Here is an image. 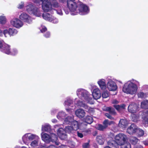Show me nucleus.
Returning a JSON list of instances; mask_svg holds the SVG:
<instances>
[{"instance_id": "obj_45", "label": "nucleus", "mask_w": 148, "mask_h": 148, "mask_svg": "<svg viewBox=\"0 0 148 148\" xmlns=\"http://www.w3.org/2000/svg\"><path fill=\"white\" fill-rule=\"evenodd\" d=\"M144 93L143 92H140L138 94V97L139 98H144Z\"/></svg>"}, {"instance_id": "obj_30", "label": "nucleus", "mask_w": 148, "mask_h": 148, "mask_svg": "<svg viewBox=\"0 0 148 148\" xmlns=\"http://www.w3.org/2000/svg\"><path fill=\"white\" fill-rule=\"evenodd\" d=\"M70 124L71 125V126L72 127L75 131L77 130L78 129V122L77 121H72Z\"/></svg>"}, {"instance_id": "obj_39", "label": "nucleus", "mask_w": 148, "mask_h": 148, "mask_svg": "<svg viewBox=\"0 0 148 148\" xmlns=\"http://www.w3.org/2000/svg\"><path fill=\"white\" fill-rule=\"evenodd\" d=\"M44 130L47 132H50L51 130V127L50 125H46L43 128Z\"/></svg>"}, {"instance_id": "obj_6", "label": "nucleus", "mask_w": 148, "mask_h": 148, "mask_svg": "<svg viewBox=\"0 0 148 148\" xmlns=\"http://www.w3.org/2000/svg\"><path fill=\"white\" fill-rule=\"evenodd\" d=\"M79 3H77L75 1L70 0H67V5L69 10L72 12L77 11Z\"/></svg>"}, {"instance_id": "obj_18", "label": "nucleus", "mask_w": 148, "mask_h": 148, "mask_svg": "<svg viewBox=\"0 0 148 148\" xmlns=\"http://www.w3.org/2000/svg\"><path fill=\"white\" fill-rule=\"evenodd\" d=\"M92 94L93 97L96 99H99L101 97L100 91L98 88L94 89Z\"/></svg>"}, {"instance_id": "obj_56", "label": "nucleus", "mask_w": 148, "mask_h": 148, "mask_svg": "<svg viewBox=\"0 0 148 148\" xmlns=\"http://www.w3.org/2000/svg\"><path fill=\"white\" fill-rule=\"evenodd\" d=\"M97 132L95 131L92 133V134L94 136H95L97 135Z\"/></svg>"}, {"instance_id": "obj_60", "label": "nucleus", "mask_w": 148, "mask_h": 148, "mask_svg": "<svg viewBox=\"0 0 148 148\" xmlns=\"http://www.w3.org/2000/svg\"><path fill=\"white\" fill-rule=\"evenodd\" d=\"M64 11L65 12V13L66 14H69V11H68V10H65V9H64Z\"/></svg>"}, {"instance_id": "obj_14", "label": "nucleus", "mask_w": 148, "mask_h": 148, "mask_svg": "<svg viewBox=\"0 0 148 148\" xmlns=\"http://www.w3.org/2000/svg\"><path fill=\"white\" fill-rule=\"evenodd\" d=\"M107 86L110 91H115L117 88V86L116 84L113 81H109L107 84Z\"/></svg>"}, {"instance_id": "obj_49", "label": "nucleus", "mask_w": 148, "mask_h": 148, "mask_svg": "<svg viewBox=\"0 0 148 148\" xmlns=\"http://www.w3.org/2000/svg\"><path fill=\"white\" fill-rule=\"evenodd\" d=\"M132 117L133 119V121H135L137 120L138 117L136 114H133L132 116Z\"/></svg>"}, {"instance_id": "obj_41", "label": "nucleus", "mask_w": 148, "mask_h": 148, "mask_svg": "<svg viewBox=\"0 0 148 148\" xmlns=\"http://www.w3.org/2000/svg\"><path fill=\"white\" fill-rule=\"evenodd\" d=\"M108 121L109 120L108 119L105 120L103 122V125L106 128L108 126Z\"/></svg>"}, {"instance_id": "obj_59", "label": "nucleus", "mask_w": 148, "mask_h": 148, "mask_svg": "<svg viewBox=\"0 0 148 148\" xmlns=\"http://www.w3.org/2000/svg\"><path fill=\"white\" fill-rule=\"evenodd\" d=\"M114 123V122L113 121H110V122L108 121V125H110L111 124H113Z\"/></svg>"}, {"instance_id": "obj_7", "label": "nucleus", "mask_w": 148, "mask_h": 148, "mask_svg": "<svg viewBox=\"0 0 148 148\" xmlns=\"http://www.w3.org/2000/svg\"><path fill=\"white\" fill-rule=\"evenodd\" d=\"M88 7L86 5L82 3H79L76 11L77 12L86 14L88 13Z\"/></svg>"}, {"instance_id": "obj_3", "label": "nucleus", "mask_w": 148, "mask_h": 148, "mask_svg": "<svg viewBox=\"0 0 148 148\" xmlns=\"http://www.w3.org/2000/svg\"><path fill=\"white\" fill-rule=\"evenodd\" d=\"M26 10L30 14H33L38 17L41 16V14L40 13L38 9L32 4H29L27 6Z\"/></svg>"}, {"instance_id": "obj_19", "label": "nucleus", "mask_w": 148, "mask_h": 148, "mask_svg": "<svg viewBox=\"0 0 148 148\" xmlns=\"http://www.w3.org/2000/svg\"><path fill=\"white\" fill-rule=\"evenodd\" d=\"M75 113L77 116L80 118L83 117L86 113L84 110L80 109L77 110Z\"/></svg>"}, {"instance_id": "obj_8", "label": "nucleus", "mask_w": 148, "mask_h": 148, "mask_svg": "<svg viewBox=\"0 0 148 148\" xmlns=\"http://www.w3.org/2000/svg\"><path fill=\"white\" fill-rule=\"evenodd\" d=\"M52 5L48 0H45L42 4V10L45 12H48L51 10Z\"/></svg>"}, {"instance_id": "obj_51", "label": "nucleus", "mask_w": 148, "mask_h": 148, "mask_svg": "<svg viewBox=\"0 0 148 148\" xmlns=\"http://www.w3.org/2000/svg\"><path fill=\"white\" fill-rule=\"evenodd\" d=\"M77 136L79 137L80 138H82L83 137V135L82 133L79 132H77Z\"/></svg>"}, {"instance_id": "obj_33", "label": "nucleus", "mask_w": 148, "mask_h": 148, "mask_svg": "<svg viewBox=\"0 0 148 148\" xmlns=\"http://www.w3.org/2000/svg\"><path fill=\"white\" fill-rule=\"evenodd\" d=\"M73 119L72 117L68 116L64 119V122L67 124H70L72 121Z\"/></svg>"}, {"instance_id": "obj_13", "label": "nucleus", "mask_w": 148, "mask_h": 148, "mask_svg": "<svg viewBox=\"0 0 148 148\" xmlns=\"http://www.w3.org/2000/svg\"><path fill=\"white\" fill-rule=\"evenodd\" d=\"M17 30L13 28H10L8 30L5 29L4 30V34H8L10 36H13L17 33Z\"/></svg>"}, {"instance_id": "obj_58", "label": "nucleus", "mask_w": 148, "mask_h": 148, "mask_svg": "<svg viewBox=\"0 0 148 148\" xmlns=\"http://www.w3.org/2000/svg\"><path fill=\"white\" fill-rule=\"evenodd\" d=\"M118 103V101L116 100H114L113 101V102L112 103L113 104H117Z\"/></svg>"}, {"instance_id": "obj_37", "label": "nucleus", "mask_w": 148, "mask_h": 148, "mask_svg": "<svg viewBox=\"0 0 148 148\" xmlns=\"http://www.w3.org/2000/svg\"><path fill=\"white\" fill-rule=\"evenodd\" d=\"M96 128L98 130L101 131H103L106 129L103 125L101 124H98Z\"/></svg>"}, {"instance_id": "obj_23", "label": "nucleus", "mask_w": 148, "mask_h": 148, "mask_svg": "<svg viewBox=\"0 0 148 148\" xmlns=\"http://www.w3.org/2000/svg\"><path fill=\"white\" fill-rule=\"evenodd\" d=\"M42 140L46 143L50 142V136L46 133L42 135Z\"/></svg>"}, {"instance_id": "obj_21", "label": "nucleus", "mask_w": 148, "mask_h": 148, "mask_svg": "<svg viewBox=\"0 0 148 148\" xmlns=\"http://www.w3.org/2000/svg\"><path fill=\"white\" fill-rule=\"evenodd\" d=\"M128 124V121L126 119H121L119 121V125L121 127L125 128L126 127Z\"/></svg>"}, {"instance_id": "obj_31", "label": "nucleus", "mask_w": 148, "mask_h": 148, "mask_svg": "<svg viewBox=\"0 0 148 148\" xmlns=\"http://www.w3.org/2000/svg\"><path fill=\"white\" fill-rule=\"evenodd\" d=\"M66 132L68 133H73L75 130L71 126H67L66 127L64 130Z\"/></svg>"}, {"instance_id": "obj_9", "label": "nucleus", "mask_w": 148, "mask_h": 148, "mask_svg": "<svg viewBox=\"0 0 148 148\" xmlns=\"http://www.w3.org/2000/svg\"><path fill=\"white\" fill-rule=\"evenodd\" d=\"M137 127H138L135 124H132L127 128V132L130 135H133L136 133Z\"/></svg>"}, {"instance_id": "obj_34", "label": "nucleus", "mask_w": 148, "mask_h": 148, "mask_svg": "<svg viewBox=\"0 0 148 148\" xmlns=\"http://www.w3.org/2000/svg\"><path fill=\"white\" fill-rule=\"evenodd\" d=\"M81 106L83 107L85 109L87 110H86V111L89 112H91V110L92 109V108L89 107L85 103H82Z\"/></svg>"}, {"instance_id": "obj_1", "label": "nucleus", "mask_w": 148, "mask_h": 148, "mask_svg": "<svg viewBox=\"0 0 148 148\" xmlns=\"http://www.w3.org/2000/svg\"><path fill=\"white\" fill-rule=\"evenodd\" d=\"M122 90L125 93L133 95L136 92L137 86L136 84L132 82L129 84L126 83L123 86Z\"/></svg>"}, {"instance_id": "obj_20", "label": "nucleus", "mask_w": 148, "mask_h": 148, "mask_svg": "<svg viewBox=\"0 0 148 148\" xmlns=\"http://www.w3.org/2000/svg\"><path fill=\"white\" fill-rule=\"evenodd\" d=\"M50 142L54 143L55 144L57 145H59V142L57 141L58 137L55 134L52 133L51 134V136H50Z\"/></svg>"}, {"instance_id": "obj_64", "label": "nucleus", "mask_w": 148, "mask_h": 148, "mask_svg": "<svg viewBox=\"0 0 148 148\" xmlns=\"http://www.w3.org/2000/svg\"><path fill=\"white\" fill-rule=\"evenodd\" d=\"M66 111H68V112H69L70 111V110L69 109H66Z\"/></svg>"}, {"instance_id": "obj_52", "label": "nucleus", "mask_w": 148, "mask_h": 148, "mask_svg": "<svg viewBox=\"0 0 148 148\" xmlns=\"http://www.w3.org/2000/svg\"><path fill=\"white\" fill-rule=\"evenodd\" d=\"M45 0H36V2L40 4V3L42 4Z\"/></svg>"}, {"instance_id": "obj_40", "label": "nucleus", "mask_w": 148, "mask_h": 148, "mask_svg": "<svg viewBox=\"0 0 148 148\" xmlns=\"http://www.w3.org/2000/svg\"><path fill=\"white\" fill-rule=\"evenodd\" d=\"M122 145L121 148H131V145L129 143H128L126 144H124Z\"/></svg>"}, {"instance_id": "obj_4", "label": "nucleus", "mask_w": 148, "mask_h": 148, "mask_svg": "<svg viewBox=\"0 0 148 148\" xmlns=\"http://www.w3.org/2000/svg\"><path fill=\"white\" fill-rule=\"evenodd\" d=\"M103 111L108 112L105 113L104 115L107 118L111 119H114V118L112 116V115H115L116 113L115 109L111 107H106L103 110Z\"/></svg>"}, {"instance_id": "obj_50", "label": "nucleus", "mask_w": 148, "mask_h": 148, "mask_svg": "<svg viewBox=\"0 0 148 148\" xmlns=\"http://www.w3.org/2000/svg\"><path fill=\"white\" fill-rule=\"evenodd\" d=\"M143 122L145 125H148V119L145 118L143 121Z\"/></svg>"}, {"instance_id": "obj_54", "label": "nucleus", "mask_w": 148, "mask_h": 148, "mask_svg": "<svg viewBox=\"0 0 148 148\" xmlns=\"http://www.w3.org/2000/svg\"><path fill=\"white\" fill-rule=\"evenodd\" d=\"M24 6L23 4H20L18 5V9H21L23 8Z\"/></svg>"}, {"instance_id": "obj_57", "label": "nucleus", "mask_w": 148, "mask_h": 148, "mask_svg": "<svg viewBox=\"0 0 148 148\" xmlns=\"http://www.w3.org/2000/svg\"><path fill=\"white\" fill-rule=\"evenodd\" d=\"M59 148H67L66 146L64 145H61L59 146Z\"/></svg>"}, {"instance_id": "obj_10", "label": "nucleus", "mask_w": 148, "mask_h": 148, "mask_svg": "<svg viewBox=\"0 0 148 148\" xmlns=\"http://www.w3.org/2000/svg\"><path fill=\"white\" fill-rule=\"evenodd\" d=\"M10 23L14 26L17 28L21 27L23 25L22 21L17 18L13 19L11 21Z\"/></svg>"}, {"instance_id": "obj_55", "label": "nucleus", "mask_w": 148, "mask_h": 148, "mask_svg": "<svg viewBox=\"0 0 148 148\" xmlns=\"http://www.w3.org/2000/svg\"><path fill=\"white\" fill-rule=\"evenodd\" d=\"M48 148H57L56 146L54 145H50L49 146Z\"/></svg>"}, {"instance_id": "obj_22", "label": "nucleus", "mask_w": 148, "mask_h": 148, "mask_svg": "<svg viewBox=\"0 0 148 148\" xmlns=\"http://www.w3.org/2000/svg\"><path fill=\"white\" fill-rule=\"evenodd\" d=\"M108 145L111 148H117V146L118 144L116 141L110 140L108 141Z\"/></svg>"}, {"instance_id": "obj_47", "label": "nucleus", "mask_w": 148, "mask_h": 148, "mask_svg": "<svg viewBox=\"0 0 148 148\" xmlns=\"http://www.w3.org/2000/svg\"><path fill=\"white\" fill-rule=\"evenodd\" d=\"M37 144V142L36 140H34L32 142L31 144V146L34 147Z\"/></svg>"}, {"instance_id": "obj_61", "label": "nucleus", "mask_w": 148, "mask_h": 148, "mask_svg": "<svg viewBox=\"0 0 148 148\" xmlns=\"http://www.w3.org/2000/svg\"><path fill=\"white\" fill-rule=\"evenodd\" d=\"M60 1L62 2V3H64L65 1L66 0H60Z\"/></svg>"}, {"instance_id": "obj_16", "label": "nucleus", "mask_w": 148, "mask_h": 148, "mask_svg": "<svg viewBox=\"0 0 148 148\" xmlns=\"http://www.w3.org/2000/svg\"><path fill=\"white\" fill-rule=\"evenodd\" d=\"M81 95L86 101L88 102L92 99V98L90 97V95L86 91L84 90L81 92Z\"/></svg>"}, {"instance_id": "obj_12", "label": "nucleus", "mask_w": 148, "mask_h": 148, "mask_svg": "<svg viewBox=\"0 0 148 148\" xmlns=\"http://www.w3.org/2000/svg\"><path fill=\"white\" fill-rule=\"evenodd\" d=\"M138 108L136 104L132 103L128 107V110L132 113H136L138 111Z\"/></svg>"}, {"instance_id": "obj_2", "label": "nucleus", "mask_w": 148, "mask_h": 148, "mask_svg": "<svg viewBox=\"0 0 148 148\" xmlns=\"http://www.w3.org/2000/svg\"><path fill=\"white\" fill-rule=\"evenodd\" d=\"M0 51L8 55L12 56H15L17 53V51L15 49H11L10 46L7 44H5Z\"/></svg>"}, {"instance_id": "obj_63", "label": "nucleus", "mask_w": 148, "mask_h": 148, "mask_svg": "<svg viewBox=\"0 0 148 148\" xmlns=\"http://www.w3.org/2000/svg\"><path fill=\"white\" fill-rule=\"evenodd\" d=\"M104 148H111L108 146H107L106 147H105Z\"/></svg>"}, {"instance_id": "obj_43", "label": "nucleus", "mask_w": 148, "mask_h": 148, "mask_svg": "<svg viewBox=\"0 0 148 148\" xmlns=\"http://www.w3.org/2000/svg\"><path fill=\"white\" fill-rule=\"evenodd\" d=\"M47 30V29L46 27L45 26H42L41 27V29H40V31L42 33H43L45 32Z\"/></svg>"}, {"instance_id": "obj_15", "label": "nucleus", "mask_w": 148, "mask_h": 148, "mask_svg": "<svg viewBox=\"0 0 148 148\" xmlns=\"http://www.w3.org/2000/svg\"><path fill=\"white\" fill-rule=\"evenodd\" d=\"M113 106L118 112L121 114L124 112L125 109V105L124 104H121L120 105H114Z\"/></svg>"}, {"instance_id": "obj_28", "label": "nucleus", "mask_w": 148, "mask_h": 148, "mask_svg": "<svg viewBox=\"0 0 148 148\" xmlns=\"http://www.w3.org/2000/svg\"><path fill=\"white\" fill-rule=\"evenodd\" d=\"M141 107L143 109H148V100L143 101L141 103Z\"/></svg>"}, {"instance_id": "obj_32", "label": "nucleus", "mask_w": 148, "mask_h": 148, "mask_svg": "<svg viewBox=\"0 0 148 148\" xmlns=\"http://www.w3.org/2000/svg\"><path fill=\"white\" fill-rule=\"evenodd\" d=\"M130 143L133 145H135L138 143V139L136 137H132L130 140Z\"/></svg>"}, {"instance_id": "obj_17", "label": "nucleus", "mask_w": 148, "mask_h": 148, "mask_svg": "<svg viewBox=\"0 0 148 148\" xmlns=\"http://www.w3.org/2000/svg\"><path fill=\"white\" fill-rule=\"evenodd\" d=\"M20 18L27 23H29L30 17L29 16L25 13H23L19 16Z\"/></svg>"}, {"instance_id": "obj_11", "label": "nucleus", "mask_w": 148, "mask_h": 148, "mask_svg": "<svg viewBox=\"0 0 148 148\" xmlns=\"http://www.w3.org/2000/svg\"><path fill=\"white\" fill-rule=\"evenodd\" d=\"M66 131L62 128H60L57 132V134L59 138L62 140H65L67 138Z\"/></svg>"}, {"instance_id": "obj_24", "label": "nucleus", "mask_w": 148, "mask_h": 148, "mask_svg": "<svg viewBox=\"0 0 148 148\" xmlns=\"http://www.w3.org/2000/svg\"><path fill=\"white\" fill-rule=\"evenodd\" d=\"M98 83L101 89L105 90L106 89V85L104 80H100L98 81Z\"/></svg>"}, {"instance_id": "obj_29", "label": "nucleus", "mask_w": 148, "mask_h": 148, "mask_svg": "<svg viewBox=\"0 0 148 148\" xmlns=\"http://www.w3.org/2000/svg\"><path fill=\"white\" fill-rule=\"evenodd\" d=\"M135 134L137 135L138 137H140L144 135V132L143 130L138 127Z\"/></svg>"}, {"instance_id": "obj_5", "label": "nucleus", "mask_w": 148, "mask_h": 148, "mask_svg": "<svg viewBox=\"0 0 148 148\" xmlns=\"http://www.w3.org/2000/svg\"><path fill=\"white\" fill-rule=\"evenodd\" d=\"M115 140L119 145H123L125 144L127 139L126 135L122 133L117 135L115 137Z\"/></svg>"}, {"instance_id": "obj_36", "label": "nucleus", "mask_w": 148, "mask_h": 148, "mask_svg": "<svg viewBox=\"0 0 148 148\" xmlns=\"http://www.w3.org/2000/svg\"><path fill=\"white\" fill-rule=\"evenodd\" d=\"M6 22V18L4 16H0V23L1 24H5Z\"/></svg>"}, {"instance_id": "obj_25", "label": "nucleus", "mask_w": 148, "mask_h": 148, "mask_svg": "<svg viewBox=\"0 0 148 148\" xmlns=\"http://www.w3.org/2000/svg\"><path fill=\"white\" fill-rule=\"evenodd\" d=\"M84 121L87 124H91L93 121V119L91 116L87 115L84 119Z\"/></svg>"}, {"instance_id": "obj_42", "label": "nucleus", "mask_w": 148, "mask_h": 148, "mask_svg": "<svg viewBox=\"0 0 148 148\" xmlns=\"http://www.w3.org/2000/svg\"><path fill=\"white\" fill-rule=\"evenodd\" d=\"M102 96L103 98H106L108 97L109 96L108 92L106 91L103 92L102 94Z\"/></svg>"}, {"instance_id": "obj_48", "label": "nucleus", "mask_w": 148, "mask_h": 148, "mask_svg": "<svg viewBox=\"0 0 148 148\" xmlns=\"http://www.w3.org/2000/svg\"><path fill=\"white\" fill-rule=\"evenodd\" d=\"M52 6L54 8H58L59 6L58 3L57 2H55L53 3Z\"/></svg>"}, {"instance_id": "obj_27", "label": "nucleus", "mask_w": 148, "mask_h": 148, "mask_svg": "<svg viewBox=\"0 0 148 148\" xmlns=\"http://www.w3.org/2000/svg\"><path fill=\"white\" fill-rule=\"evenodd\" d=\"M97 141L98 143L100 145L103 144L105 140L101 136H98L97 137Z\"/></svg>"}, {"instance_id": "obj_46", "label": "nucleus", "mask_w": 148, "mask_h": 148, "mask_svg": "<svg viewBox=\"0 0 148 148\" xmlns=\"http://www.w3.org/2000/svg\"><path fill=\"white\" fill-rule=\"evenodd\" d=\"M89 145V143H84L82 145L83 148H88Z\"/></svg>"}, {"instance_id": "obj_26", "label": "nucleus", "mask_w": 148, "mask_h": 148, "mask_svg": "<svg viewBox=\"0 0 148 148\" xmlns=\"http://www.w3.org/2000/svg\"><path fill=\"white\" fill-rule=\"evenodd\" d=\"M26 135L22 137L23 140V142L25 141L28 138L29 140H32L35 138L36 136L34 134H32L29 136L28 137L26 136Z\"/></svg>"}, {"instance_id": "obj_44", "label": "nucleus", "mask_w": 148, "mask_h": 148, "mask_svg": "<svg viewBox=\"0 0 148 148\" xmlns=\"http://www.w3.org/2000/svg\"><path fill=\"white\" fill-rule=\"evenodd\" d=\"M44 36L46 38H49L51 36V34L49 32H47L44 35Z\"/></svg>"}, {"instance_id": "obj_53", "label": "nucleus", "mask_w": 148, "mask_h": 148, "mask_svg": "<svg viewBox=\"0 0 148 148\" xmlns=\"http://www.w3.org/2000/svg\"><path fill=\"white\" fill-rule=\"evenodd\" d=\"M143 144L147 146L148 145V139H147L143 141L142 142Z\"/></svg>"}, {"instance_id": "obj_62", "label": "nucleus", "mask_w": 148, "mask_h": 148, "mask_svg": "<svg viewBox=\"0 0 148 148\" xmlns=\"http://www.w3.org/2000/svg\"><path fill=\"white\" fill-rule=\"evenodd\" d=\"M57 121V120L56 119H54L52 121V122H55Z\"/></svg>"}, {"instance_id": "obj_38", "label": "nucleus", "mask_w": 148, "mask_h": 148, "mask_svg": "<svg viewBox=\"0 0 148 148\" xmlns=\"http://www.w3.org/2000/svg\"><path fill=\"white\" fill-rule=\"evenodd\" d=\"M66 114L64 112H61L59 113L58 115L57 116V117L58 118V116L62 119L64 118V117L66 116Z\"/></svg>"}, {"instance_id": "obj_35", "label": "nucleus", "mask_w": 148, "mask_h": 148, "mask_svg": "<svg viewBox=\"0 0 148 148\" xmlns=\"http://www.w3.org/2000/svg\"><path fill=\"white\" fill-rule=\"evenodd\" d=\"M42 17L46 20L50 21L51 20L50 15L48 13H45L42 14Z\"/></svg>"}]
</instances>
